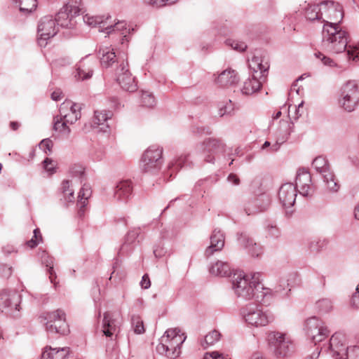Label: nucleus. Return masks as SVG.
I'll return each instance as SVG.
<instances>
[{"label":"nucleus","instance_id":"52","mask_svg":"<svg viewBox=\"0 0 359 359\" xmlns=\"http://www.w3.org/2000/svg\"><path fill=\"white\" fill-rule=\"evenodd\" d=\"M226 44L230 46L233 50L239 52H243L247 48V45L243 41L229 39L226 41Z\"/></svg>","mask_w":359,"mask_h":359},{"label":"nucleus","instance_id":"6","mask_svg":"<svg viewBox=\"0 0 359 359\" xmlns=\"http://www.w3.org/2000/svg\"><path fill=\"white\" fill-rule=\"evenodd\" d=\"M39 319L41 323L45 325L46 331L50 333L65 335L69 332L66 313L61 309L44 312L40 315Z\"/></svg>","mask_w":359,"mask_h":359},{"label":"nucleus","instance_id":"42","mask_svg":"<svg viewBox=\"0 0 359 359\" xmlns=\"http://www.w3.org/2000/svg\"><path fill=\"white\" fill-rule=\"evenodd\" d=\"M19 6L20 11L23 13H31L36 7V0H14Z\"/></svg>","mask_w":359,"mask_h":359},{"label":"nucleus","instance_id":"61","mask_svg":"<svg viewBox=\"0 0 359 359\" xmlns=\"http://www.w3.org/2000/svg\"><path fill=\"white\" fill-rule=\"evenodd\" d=\"M351 302L353 306L359 308V284L356 287V292L352 296Z\"/></svg>","mask_w":359,"mask_h":359},{"label":"nucleus","instance_id":"28","mask_svg":"<svg viewBox=\"0 0 359 359\" xmlns=\"http://www.w3.org/2000/svg\"><path fill=\"white\" fill-rule=\"evenodd\" d=\"M112 116V113L109 111H95V116L93 121V126L94 128H99L102 132H107L109 126L107 123Z\"/></svg>","mask_w":359,"mask_h":359},{"label":"nucleus","instance_id":"4","mask_svg":"<svg viewBox=\"0 0 359 359\" xmlns=\"http://www.w3.org/2000/svg\"><path fill=\"white\" fill-rule=\"evenodd\" d=\"M185 339L186 337L184 334H180V329H168L161 337L156 351L170 358H177L180 354V346Z\"/></svg>","mask_w":359,"mask_h":359},{"label":"nucleus","instance_id":"49","mask_svg":"<svg viewBox=\"0 0 359 359\" xmlns=\"http://www.w3.org/2000/svg\"><path fill=\"white\" fill-rule=\"evenodd\" d=\"M304 102H302L300 104H299L298 107L290 106L288 108V113H289V117L291 120H297L299 118V116L302 114V111H301V109L303 107Z\"/></svg>","mask_w":359,"mask_h":359},{"label":"nucleus","instance_id":"51","mask_svg":"<svg viewBox=\"0 0 359 359\" xmlns=\"http://www.w3.org/2000/svg\"><path fill=\"white\" fill-rule=\"evenodd\" d=\"M187 161V156L185 155H181L174 161L171 162L169 165V169L170 170H176L180 168H182Z\"/></svg>","mask_w":359,"mask_h":359},{"label":"nucleus","instance_id":"54","mask_svg":"<svg viewBox=\"0 0 359 359\" xmlns=\"http://www.w3.org/2000/svg\"><path fill=\"white\" fill-rule=\"evenodd\" d=\"M42 240V236L41 234V232L39 229H36L34 230V236L33 238L27 241V245L31 248H33L35 246H36L40 241Z\"/></svg>","mask_w":359,"mask_h":359},{"label":"nucleus","instance_id":"55","mask_svg":"<svg viewBox=\"0 0 359 359\" xmlns=\"http://www.w3.org/2000/svg\"><path fill=\"white\" fill-rule=\"evenodd\" d=\"M343 359H359V346H349Z\"/></svg>","mask_w":359,"mask_h":359},{"label":"nucleus","instance_id":"13","mask_svg":"<svg viewBox=\"0 0 359 359\" xmlns=\"http://www.w3.org/2000/svg\"><path fill=\"white\" fill-rule=\"evenodd\" d=\"M305 331L307 337L316 344L325 339L330 333L325 323L315 316L306 320Z\"/></svg>","mask_w":359,"mask_h":359},{"label":"nucleus","instance_id":"31","mask_svg":"<svg viewBox=\"0 0 359 359\" xmlns=\"http://www.w3.org/2000/svg\"><path fill=\"white\" fill-rule=\"evenodd\" d=\"M249 67L253 72H257L258 70L261 73H264L269 69V62L267 58L261 55H254L249 60Z\"/></svg>","mask_w":359,"mask_h":359},{"label":"nucleus","instance_id":"39","mask_svg":"<svg viewBox=\"0 0 359 359\" xmlns=\"http://www.w3.org/2000/svg\"><path fill=\"white\" fill-rule=\"evenodd\" d=\"M72 180H63L61 184V190L64 196V199L67 203H73L74 201V190L72 189Z\"/></svg>","mask_w":359,"mask_h":359},{"label":"nucleus","instance_id":"10","mask_svg":"<svg viewBox=\"0 0 359 359\" xmlns=\"http://www.w3.org/2000/svg\"><path fill=\"white\" fill-rule=\"evenodd\" d=\"M197 149L203 151L205 161L211 163H214L220 155L231 154V149L227 148L223 141L215 138L206 139L197 146Z\"/></svg>","mask_w":359,"mask_h":359},{"label":"nucleus","instance_id":"12","mask_svg":"<svg viewBox=\"0 0 359 359\" xmlns=\"http://www.w3.org/2000/svg\"><path fill=\"white\" fill-rule=\"evenodd\" d=\"M116 79L121 88L130 93L137 90V84L134 76L129 70L127 57L122 60L115 70Z\"/></svg>","mask_w":359,"mask_h":359},{"label":"nucleus","instance_id":"2","mask_svg":"<svg viewBox=\"0 0 359 359\" xmlns=\"http://www.w3.org/2000/svg\"><path fill=\"white\" fill-rule=\"evenodd\" d=\"M348 34L337 22H327L323 25L322 47L332 53L346 51L348 60H359V47L348 46Z\"/></svg>","mask_w":359,"mask_h":359},{"label":"nucleus","instance_id":"22","mask_svg":"<svg viewBox=\"0 0 359 359\" xmlns=\"http://www.w3.org/2000/svg\"><path fill=\"white\" fill-rule=\"evenodd\" d=\"M224 246V235L219 229H214L210 236V244L205 251V257H209L212 256L214 252L222 250Z\"/></svg>","mask_w":359,"mask_h":359},{"label":"nucleus","instance_id":"26","mask_svg":"<svg viewBox=\"0 0 359 359\" xmlns=\"http://www.w3.org/2000/svg\"><path fill=\"white\" fill-rule=\"evenodd\" d=\"M305 18L309 21H320L325 24L329 22L323 18V12L320 9V4H311L305 2V6L303 8Z\"/></svg>","mask_w":359,"mask_h":359},{"label":"nucleus","instance_id":"5","mask_svg":"<svg viewBox=\"0 0 359 359\" xmlns=\"http://www.w3.org/2000/svg\"><path fill=\"white\" fill-rule=\"evenodd\" d=\"M81 107L70 101L63 102L60 107V117L54 118V129L62 135L68 137L71 130L67 124H73L81 117Z\"/></svg>","mask_w":359,"mask_h":359},{"label":"nucleus","instance_id":"46","mask_svg":"<svg viewBox=\"0 0 359 359\" xmlns=\"http://www.w3.org/2000/svg\"><path fill=\"white\" fill-rule=\"evenodd\" d=\"M326 244L327 243L325 240L315 239L309 242V248L311 252L317 253L320 252Z\"/></svg>","mask_w":359,"mask_h":359},{"label":"nucleus","instance_id":"35","mask_svg":"<svg viewBox=\"0 0 359 359\" xmlns=\"http://www.w3.org/2000/svg\"><path fill=\"white\" fill-rule=\"evenodd\" d=\"M110 18V16L104 18V16H93L86 14L83 16V22L90 26L98 25L100 29V30L104 32L105 26Z\"/></svg>","mask_w":359,"mask_h":359},{"label":"nucleus","instance_id":"63","mask_svg":"<svg viewBox=\"0 0 359 359\" xmlns=\"http://www.w3.org/2000/svg\"><path fill=\"white\" fill-rule=\"evenodd\" d=\"M62 97V93L60 90H55L51 94V98L55 101H59Z\"/></svg>","mask_w":359,"mask_h":359},{"label":"nucleus","instance_id":"14","mask_svg":"<svg viewBox=\"0 0 359 359\" xmlns=\"http://www.w3.org/2000/svg\"><path fill=\"white\" fill-rule=\"evenodd\" d=\"M57 32L55 22L52 16H44L39 22L37 41L41 47H45L48 41Z\"/></svg>","mask_w":359,"mask_h":359},{"label":"nucleus","instance_id":"60","mask_svg":"<svg viewBox=\"0 0 359 359\" xmlns=\"http://www.w3.org/2000/svg\"><path fill=\"white\" fill-rule=\"evenodd\" d=\"M285 142L284 140H278L274 144H271V147L269 150H267L268 153H273L277 151L281 145L282 143Z\"/></svg>","mask_w":359,"mask_h":359},{"label":"nucleus","instance_id":"45","mask_svg":"<svg viewBox=\"0 0 359 359\" xmlns=\"http://www.w3.org/2000/svg\"><path fill=\"white\" fill-rule=\"evenodd\" d=\"M141 102L143 106L151 108L156 105V100L151 93L143 91L141 95Z\"/></svg>","mask_w":359,"mask_h":359},{"label":"nucleus","instance_id":"27","mask_svg":"<svg viewBox=\"0 0 359 359\" xmlns=\"http://www.w3.org/2000/svg\"><path fill=\"white\" fill-rule=\"evenodd\" d=\"M140 234L141 229L140 227L131 229L124 238V242L121 247V250L123 252L132 250L136 243H139L137 238Z\"/></svg>","mask_w":359,"mask_h":359},{"label":"nucleus","instance_id":"20","mask_svg":"<svg viewBox=\"0 0 359 359\" xmlns=\"http://www.w3.org/2000/svg\"><path fill=\"white\" fill-rule=\"evenodd\" d=\"M297 190L292 183L283 184L278 192V198L283 206L285 208L294 205L296 200Z\"/></svg>","mask_w":359,"mask_h":359},{"label":"nucleus","instance_id":"11","mask_svg":"<svg viewBox=\"0 0 359 359\" xmlns=\"http://www.w3.org/2000/svg\"><path fill=\"white\" fill-rule=\"evenodd\" d=\"M81 0H69L57 13L54 19L57 25L72 28L74 25V18L79 15L81 11Z\"/></svg>","mask_w":359,"mask_h":359},{"label":"nucleus","instance_id":"7","mask_svg":"<svg viewBox=\"0 0 359 359\" xmlns=\"http://www.w3.org/2000/svg\"><path fill=\"white\" fill-rule=\"evenodd\" d=\"M338 104L347 112H352L357 108L359 104V86L355 81H348L341 86Z\"/></svg>","mask_w":359,"mask_h":359},{"label":"nucleus","instance_id":"33","mask_svg":"<svg viewBox=\"0 0 359 359\" xmlns=\"http://www.w3.org/2000/svg\"><path fill=\"white\" fill-rule=\"evenodd\" d=\"M210 273L217 276H229L231 273V266L227 262L217 261L210 268Z\"/></svg>","mask_w":359,"mask_h":359},{"label":"nucleus","instance_id":"48","mask_svg":"<svg viewBox=\"0 0 359 359\" xmlns=\"http://www.w3.org/2000/svg\"><path fill=\"white\" fill-rule=\"evenodd\" d=\"M259 201V199H256L254 202L250 203L245 206V211L247 215H253L257 212H261L266 209V206L257 207Z\"/></svg>","mask_w":359,"mask_h":359},{"label":"nucleus","instance_id":"53","mask_svg":"<svg viewBox=\"0 0 359 359\" xmlns=\"http://www.w3.org/2000/svg\"><path fill=\"white\" fill-rule=\"evenodd\" d=\"M315 56L317 58H318L323 63V65H325L326 66H328L330 67L337 66V63L332 58H330L327 56H325V55H323V53H321L320 52L316 53Z\"/></svg>","mask_w":359,"mask_h":359},{"label":"nucleus","instance_id":"59","mask_svg":"<svg viewBox=\"0 0 359 359\" xmlns=\"http://www.w3.org/2000/svg\"><path fill=\"white\" fill-rule=\"evenodd\" d=\"M140 285L143 289H148L151 286L149 277L147 274H144L140 281Z\"/></svg>","mask_w":359,"mask_h":359},{"label":"nucleus","instance_id":"64","mask_svg":"<svg viewBox=\"0 0 359 359\" xmlns=\"http://www.w3.org/2000/svg\"><path fill=\"white\" fill-rule=\"evenodd\" d=\"M320 351L318 348H316L315 351L309 356L306 358V359H318L320 355Z\"/></svg>","mask_w":359,"mask_h":359},{"label":"nucleus","instance_id":"56","mask_svg":"<svg viewBox=\"0 0 359 359\" xmlns=\"http://www.w3.org/2000/svg\"><path fill=\"white\" fill-rule=\"evenodd\" d=\"M53 145V142L50 139H44L40 142L39 147L46 154H50L52 152Z\"/></svg>","mask_w":359,"mask_h":359},{"label":"nucleus","instance_id":"37","mask_svg":"<svg viewBox=\"0 0 359 359\" xmlns=\"http://www.w3.org/2000/svg\"><path fill=\"white\" fill-rule=\"evenodd\" d=\"M93 74V69L84 60L79 62L76 67L75 77L78 80H85L90 78Z\"/></svg>","mask_w":359,"mask_h":359},{"label":"nucleus","instance_id":"41","mask_svg":"<svg viewBox=\"0 0 359 359\" xmlns=\"http://www.w3.org/2000/svg\"><path fill=\"white\" fill-rule=\"evenodd\" d=\"M218 114L222 117L225 115H231L234 110V104L231 100L220 102L217 104Z\"/></svg>","mask_w":359,"mask_h":359},{"label":"nucleus","instance_id":"38","mask_svg":"<svg viewBox=\"0 0 359 359\" xmlns=\"http://www.w3.org/2000/svg\"><path fill=\"white\" fill-rule=\"evenodd\" d=\"M41 259L48 268V272L50 275V282L55 284V278H56L55 272L53 269V259L46 251H43L41 254Z\"/></svg>","mask_w":359,"mask_h":359},{"label":"nucleus","instance_id":"44","mask_svg":"<svg viewBox=\"0 0 359 359\" xmlns=\"http://www.w3.org/2000/svg\"><path fill=\"white\" fill-rule=\"evenodd\" d=\"M332 302L329 299H322L316 303V309L319 313H327L332 311Z\"/></svg>","mask_w":359,"mask_h":359},{"label":"nucleus","instance_id":"36","mask_svg":"<svg viewBox=\"0 0 359 359\" xmlns=\"http://www.w3.org/2000/svg\"><path fill=\"white\" fill-rule=\"evenodd\" d=\"M92 191L89 184H83L78 195V205L80 206L79 214L83 212V208L88 204V200L91 196Z\"/></svg>","mask_w":359,"mask_h":359},{"label":"nucleus","instance_id":"40","mask_svg":"<svg viewBox=\"0 0 359 359\" xmlns=\"http://www.w3.org/2000/svg\"><path fill=\"white\" fill-rule=\"evenodd\" d=\"M220 337L221 334L219 331L216 330H212L205 336L203 341L201 342V345L204 348H207L208 346H212L219 341Z\"/></svg>","mask_w":359,"mask_h":359},{"label":"nucleus","instance_id":"3","mask_svg":"<svg viewBox=\"0 0 359 359\" xmlns=\"http://www.w3.org/2000/svg\"><path fill=\"white\" fill-rule=\"evenodd\" d=\"M241 315L249 327L256 328L266 327L275 319L271 311L256 303H248L244 306L241 309Z\"/></svg>","mask_w":359,"mask_h":359},{"label":"nucleus","instance_id":"8","mask_svg":"<svg viewBox=\"0 0 359 359\" xmlns=\"http://www.w3.org/2000/svg\"><path fill=\"white\" fill-rule=\"evenodd\" d=\"M269 341L274 349L275 355L279 358L290 357L295 351V345L287 334L279 332H271Z\"/></svg>","mask_w":359,"mask_h":359},{"label":"nucleus","instance_id":"62","mask_svg":"<svg viewBox=\"0 0 359 359\" xmlns=\"http://www.w3.org/2000/svg\"><path fill=\"white\" fill-rule=\"evenodd\" d=\"M227 180L229 182H230L234 185H238V184H239V182H240V180L237 177V175L235 174H233V173L230 174L228 176Z\"/></svg>","mask_w":359,"mask_h":359},{"label":"nucleus","instance_id":"19","mask_svg":"<svg viewBox=\"0 0 359 359\" xmlns=\"http://www.w3.org/2000/svg\"><path fill=\"white\" fill-rule=\"evenodd\" d=\"M133 182L130 180H121L115 187L114 198L118 202L126 203L133 195Z\"/></svg>","mask_w":359,"mask_h":359},{"label":"nucleus","instance_id":"57","mask_svg":"<svg viewBox=\"0 0 359 359\" xmlns=\"http://www.w3.org/2000/svg\"><path fill=\"white\" fill-rule=\"evenodd\" d=\"M43 168L51 173H53L55 168V163L50 158H46L43 162Z\"/></svg>","mask_w":359,"mask_h":359},{"label":"nucleus","instance_id":"25","mask_svg":"<svg viewBox=\"0 0 359 359\" xmlns=\"http://www.w3.org/2000/svg\"><path fill=\"white\" fill-rule=\"evenodd\" d=\"M120 324L113 313L105 312L102 320L103 334L108 337H112L117 332Z\"/></svg>","mask_w":359,"mask_h":359},{"label":"nucleus","instance_id":"21","mask_svg":"<svg viewBox=\"0 0 359 359\" xmlns=\"http://www.w3.org/2000/svg\"><path fill=\"white\" fill-rule=\"evenodd\" d=\"M238 244L252 257H259L263 254V248L245 233H241L238 238Z\"/></svg>","mask_w":359,"mask_h":359},{"label":"nucleus","instance_id":"16","mask_svg":"<svg viewBox=\"0 0 359 359\" xmlns=\"http://www.w3.org/2000/svg\"><path fill=\"white\" fill-rule=\"evenodd\" d=\"M329 348L330 353L335 359H343L348 347L346 344L345 336L341 333L334 334L330 339Z\"/></svg>","mask_w":359,"mask_h":359},{"label":"nucleus","instance_id":"15","mask_svg":"<svg viewBox=\"0 0 359 359\" xmlns=\"http://www.w3.org/2000/svg\"><path fill=\"white\" fill-rule=\"evenodd\" d=\"M296 189L304 196H311L313 193L311 176L306 168H299L296 175Z\"/></svg>","mask_w":359,"mask_h":359},{"label":"nucleus","instance_id":"43","mask_svg":"<svg viewBox=\"0 0 359 359\" xmlns=\"http://www.w3.org/2000/svg\"><path fill=\"white\" fill-rule=\"evenodd\" d=\"M312 165L315 170L320 175L324 173V170L327 171L330 169V166L327 159L321 156L316 157L313 161Z\"/></svg>","mask_w":359,"mask_h":359},{"label":"nucleus","instance_id":"1","mask_svg":"<svg viewBox=\"0 0 359 359\" xmlns=\"http://www.w3.org/2000/svg\"><path fill=\"white\" fill-rule=\"evenodd\" d=\"M231 287L234 294L241 300L255 299L262 304L269 305L276 297L278 290L265 287L260 280L259 273L247 275L237 271L231 277Z\"/></svg>","mask_w":359,"mask_h":359},{"label":"nucleus","instance_id":"30","mask_svg":"<svg viewBox=\"0 0 359 359\" xmlns=\"http://www.w3.org/2000/svg\"><path fill=\"white\" fill-rule=\"evenodd\" d=\"M126 25L125 21H118L114 25L107 23L104 28V32L107 34H110L113 32L118 33L123 36V41H128L127 34L130 32V29L128 28ZM122 43H123V41H122Z\"/></svg>","mask_w":359,"mask_h":359},{"label":"nucleus","instance_id":"50","mask_svg":"<svg viewBox=\"0 0 359 359\" xmlns=\"http://www.w3.org/2000/svg\"><path fill=\"white\" fill-rule=\"evenodd\" d=\"M145 3L154 7L160 8L164 6H170L177 1V0H144Z\"/></svg>","mask_w":359,"mask_h":359},{"label":"nucleus","instance_id":"32","mask_svg":"<svg viewBox=\"0 0 359 359\" xmlns=\"http://www.w3.org/2000/svg\"><path fill=\"white\" fill-rule=\"evenodd\" d=\"M323 182L325 183L327 189L332 192H337L340 185L339 184L338 180L332 170L329 169L328 170H324V173L321 175Z\"/></svg>","mask_w":359,"mask_h":359},{"label":"nucleus","instance_id":"17","mask_svg":"<svg viewBox=\"0 0 359 359\" xmlns=\"http://www.w3.org/2000/svg\"><path fill=\"white\" fill-rule=\"evenodd\" d=\"M20 297L15 291L3 290L0 294V310L8 311L20 310Z\"/></svg>","mask_w":359,"mask_h":359},{"label":"nucleus","instance_id":"58","mask_svg":"<svg viewBox=\"0 0 359 359\" xmlns=\"http://www.w3.org/2000/svg\"><path fill=\"white\" fill-rule=\"evenodd\" d=\"M203 359H226L224 356L220 354L217 351H213L211 353H206L203 357Z\"/></svg>","mask_w":359,"mask_h":359},{"label":"nucleus","instance_id":"29","mask_svg":"<svg viewBox=\"0 0 359 359\" xmlns=\"http://www.w3.org/2000/svg\"><path fill=\"white\" fill-rule=\"evenodd\" d=\"M69 348L46 347L42 353L43 359H67L69 354Z\"/></svg>","mask_w":359,"mask_h":359},{"label":"nucleus","instance_id":"24","mask_svg":"<svg viewBox=\"0 0 359 359\" xmlns=\"http://www.w3.org/2000/svg\"><path fill=\"white\" fill-rule=\"evenodd\" d=\"M100 65L104 68H109L117 62L118 65L122 62L123 57H117L113 48L110 47L102 48L99 50Z\"/></svg>","mask_w":359,"mask_h":359},{"label":"nucleus","instance_id":"9","mask_svg":"<svg viewBox=\"0 0 359 359\" xmlns=\"http://www.w3.org/2000/svg\"><path fill=\"white\" fill-rule=\"evenodd\" d=\"M163 164V149L156 145L149 147L142 154L140 162L144 172L154 174Z\"/></svg>","mask_w":359,"mask_h":359},{"label":"nucleus","instance_id":"23","mask_svg":"<svg viewBox=\"0 0 359 359\" xmlns=\"http://www.w3.org/2000/svg\"><path fill=\"white\" fill-rule=\"evenodd\" d=\"M238 81L239 77L237 72L231 68L222 71L215 79L216 84L222 88L233 86Z\"/></svg>","mask_w":359,"mask_h":359},{"label":"nucleus","instance_id":"34","mask_svg":"<svg viewBox=\"0 0 359 359\" xmlns=\"http://www.w3.org/2000/svg\"><path fill=\"white\" fill-rule=\"evenodd\" d=\"M261 86V82L253 76L251 79L249 78L244 81L241 88V93L243 95H252L257 92L260 89Z\"/></svg>","mask_w":359,"mask_h":359},{"label":"nucleus","instance_id":"18","mask_svg":"<svg viewBox=\"0 0 359 359\" xmlns=\"http://www.w3.org/2000/svg\"><path fill=\"white\" fill-rule=\"evenodd\" d=\"M320 9L323 11V18L327 21L328 20H334L338 24L343 18V13L341 6L333 1H324L320 3Z\"/></svg>","mask_w":359,"mask_h":359},{"label":"nucleus","instance_id":"47","mask_svg":"<svg viewBox=\"0 0 359 359\" xmlns=\"http://www.w3.org/2000/svg\"><path fill=\"white\" fill-rule=\"evenodd\" d=\"M132 326L133 327L134 332L136 334H140L144 332V327L143 324V321L138 316H133L132 317Z\"/></svg>","mask_w":359,"mask_h":359}]
</instances>
